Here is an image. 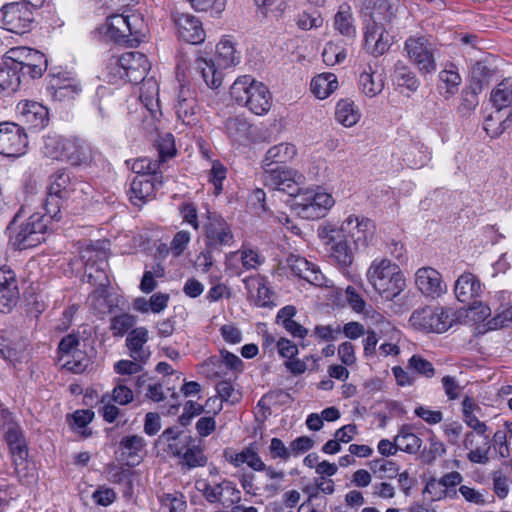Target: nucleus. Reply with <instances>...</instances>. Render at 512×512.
I'll list each match as a JSON object with an SVG mask.
<instances>
[{
  "mask_svg": "<svg viewBox=\"0 0 512 512\" xmlns=\"http://www.w3.org/2000/svg\"><path fill=\"white\" fill-rule=\"evenodd\" d=\"M203 218L205 249L199 258L204 259L203 271L207 272L213 266V255L221 253L226 247H231L235 238L231 225L217 212L207 210Z\"/></svg>",
  "mask_w": 512,
  "mask_h": 512,
  "instance_id": "f257e3e1",
  "label": "nucleus"
},
{
  "mask_svg": "<svg viewBox=\"0 0 512 512\" xmlns=\"http://www.w3.org/2000/svg\"><path fill=\"white\" fill-rule=\"evenodd\" d=\"M230 95L237 104L247 107L256 115L266 114L272 105L267 86L250 75L238 77L230 87Z\"/></svg>",
  "mask_w": 512,
  "mask_h": 512,
  "instance_id": "f03ea898",
  "label": "nucleus"
},
{
  "mask_svg": "<svg viewBox=\"0 0 512 512\" xmlns=\"http://www.w3.org/2000/svg\"><path fill=\"white\" fill-rule=\"evenodd\" d=\"M367 278L386 300L394 299L406 286L399 266L388 259L374 260L367 271Z\"/></svg>",
  "mask_w": 512,
  "mask_h": 512,
  "instance_id": "7ed1b4c3",
  "label": "nucleus"
},
{
  "mask_svg": "<svg viewBox=\"0 0 512 512\" xmlns=\"http://www.w3.org/2000/svg\"><path fill=\"white\" fill-rule=\"evenodd\" d=\"M334 203L333 197L318 187L297 193L292 207L301 218L315 220L324 217Z\"/></svg>",
  "mask_w": 512,
  "mask_h": 512,
  "instance_id": "20e7f679",
  "label": "nucleus"
},
{
  "mask_svg": "<svg viewBox=\"0 0 512 512\" xmlns=\"http://www.w3.org/2000/svg\"><path fill=\"white\" fill-rule=\"evenodd\" d=\"M404 51L410 62L421 74H431L436 71V44L430 36H410L404 42Z\"/></svg>",
  "mask_w": 512,
  "mask_h": 512,
  "instance_id": "39448f33",
  "label": "nucleus"
},
{
  "mask_svg": "<svg viewBox=\"0 0 512 512\" xmlns=\"http://www.w3.org/2000/svg\"><path fill=\"white\" fill-rule=\"evenodd\" d=\"M4 56L11 63L12 69L22 76L28 75L31 79L41 77L48 66L46 56L29 47L11 48Z\"/></svg>",
  "mask_w": 512,
  "mask_h": 512,
  "instance_id": "423d86ee",
  "label": "nucleus"
},
{
  "mask_svg": "<svg viewBox=\"0 0 512 512\" xmlns=\"http://www.w3.org/2000/svg\"><path fill=\"white\" fill-rule=\"evenodd\" d=\"M142 20L139 15L113 14L106 19L105 36L118 44L133 46L139 43V37L142 35L139 25Z\"/></svg>",
  "mask_w": 512,
  "mask_h": 512,
  "instance_id": "0eeeda50",
  "label": "nucleus"
},
{
  "mask_svg": "<svg viewBox=\"0 0 512 512\" xmlns=\"http://www.w3.org/2000/svg\"><path fill=\"white\" fill-rule=\"evenodd\" d=\"M319 236L325 240L331 263L342 270L353 263L357 249L350 243L347 234L339 231L338 228H323L319 231Z\"/></svg>",
  "mask_w": 512,
  "mask_h": 512,
  "instance_id": "6e6552de",
  "label": "nucleus"
},
{
  "mask_svg": "<svg viewBox=\"0 0 512 512\" xmlns=\"http://www.w3.org/2000/svg\"><path fill=\"white\" fill-rule=\"evenodd\" d=\"M34 9L26 1L4 5L0 9V27L16 34L30 31L34 21Z\"/></svg>",
  "mask_w": 512,
  "mask_h": 512,
  "instance_id": "1a4fd4ad",
  "label": "nucleus"
},
{
  "mask_svg": "<svg viewBox=\"0 0 512 512\" xmlns=\"http://www.w3.org/2000/svg\"><path fill=\"white\" fill-rule=\"evenodd\" d=\"M482 293L479 278L471 272H464L455 281L454 294L457 300L468 305L470 309H475L478 305L480 317L485 319L490 315V308L480 301Z\"/></svg>",
  "mask_w": 512,
  "mask_h": 512,
  "instance_id": "9d476101",
  "label": "nucleus"
},
{
  "mask_svg": "<svg viewBox=\"0 0 512 512\" xmlns=\"http://www.w3.org/2000/svg\"><path fill=\"white\" fill-rule=\"evenodd\" d=\"M81 259L85 263L84 278L91 285L110 286L106 272V252L95 244H89L81 251Z\"/></svg>",
  "mask_w": 512,
  "mask_h": 512,
  "instance_id": "9b49d317",
  "label": "nucleus"
},
{
  "mask_svg": "<svg viewBox=\"0 0 512 512\" xmlns=\"http://www.w3.org/2000/svg\"><path fill=\"white\" fill-rule=\"evenodd\" d=\"M28 147V137L25 129L14 122L0 123V155L5 157H20Z\"/></svg>",
  "mask_w": 512,
  "mask_h": 512,
  "instance_id": "f8f14e48",
  "label": "nucleus"
},
{
  "mask_svg": "<svg viewBox=\"0 0 512 512\" xmlns=\"http://www.w3.org/2000/svg\"><path fill=\"white\" fill-rule=\"evenodd\" d=\"M2 430L4 439L9 447V451L13 457V464L17 468L23 464L28 456V448L24 433L16 423L11 414L7 411H2Z\"/></svg>",
  "mask_w": 512,
  "mask_h": 512,
  "instance_id": "ddd939ff",
  "label": "nucleus"
},
{
  "mask_svg": "<svg viewBox=\"0 0 512 512\" xmlns=\"http://www.w3.org/2000/svg\"><path fill=\"white\" fill-rule=\"evenodd\" d=\"M117 73L121 78L133 84H139L146 79L150 63L145 54L139 51L123 53L116 59Z\"/></svg>",
  "mask_w": 512,
  "mask_h": 512,
  "instance_id": "4468645a",
  "label": "nucleus"
},
{
  "mask_svg": "<svg viewBox=\"0 0 512 512\" xmlns=\"http://www.w3.org/2000/svg\"><path fill=\"white\" fill-rule=\"evenodd\" d=\"M339 231L347 234L350 243L356 248L367 247L369 242L372 240L375 225L374 223L365 217L361 219L358 216L350 215L345 221H343Z\"/></svg>",
  "mask_w": 512,
  "mask_h": 512,
  "instance_id": "2eb2a0df",
  "label": "nucleus"
},
{
  "mask_svg": "<svg viewBox=\"0 0 512 512\" xmlns=\"http://www.w3.org/2000/svg\"><path fill=\"white\" fill-rule=\"evenodd\" d=\"M163 185L162 174L156 176L137 175L132 180L127 192L130 202L138 207L143 206L156 196V191Z\"/></svg>",
  "mask_w": 512,
  "mask_h": 512,
  "instance_id": "dca6fc26",
  "label": "nucleus"
},
{
  "mask_svg": "<svg viewBox=\"0 0 512 512\" xmlns=\"http://www.w3.org/2000/svg\"><path fill=\"white\" fill-rule=\"evenodd\" d=\"M171 17L180 40L194 45L200 44L205 40L206 34L198 17L179 11L172 12Z\"/></svg>",
  "mask_w": 512,
  "mask_h": 512,
  "instance_id": "f3484780",
  "label": "nucleus"
},
{
  "mask_svg": "<svg viewBox=\"0 0 512 512\" xmlns=\"http://www.w3.org/2000/svg\"><path fill=\"white\" fill-rule=\"evenodd\" d=\"M139 100L148 113L145 115L144 122L157 129L155 121L159 120L162 112L159 101V85L153 77L146 78L141 82Z\"/></svg>",
  "mask_w": 512,
  "mask_h": 512,
  "instance_id": "a211bd4d",
  "label": "nucleus"
},
{
  "mask_svg": "<svg viewBox=\"0 0 512 512\" xmlns=\"http://www.w3.org/2000/svg\"><path fill=\"white\" fill-rule=\"evenodd\" d=\"M19 121L28 129L40 130L45 128L49 122L48 109L39 102L23 100L17 104Z\"/></svg>",
  "mask_w": 512,
  "mask_h": 512,
  "instance_id": "6ab92c4d",
  "label": "nucleus"
},
{
  "mask_svg": "<svg viewBox=\"0 0 512 512\" xmlns=\"http://www.w3.org/2000/svg\"><path fill=\"white\" fill-rule=\"evenodd\" d=\"M20 298L15 272L10 268H0V312L10 313Z\"/></svg>",
  "mask_w": 512,
  "mask_h": 512,
  "instance_id": "aec40b11",
  "label": "nucleus"
},
{
  "mask_svg": "<svg viewBox=\"0 0 512 512\" xmlns=\"http://www.w3.org/2000/svg\"><path fill=\"white\" fill-rule=\"evenodd\" d=\"M177 118L185 125H193L200 111L196 92L186 86H181L174 104Z\"/></svg>",
  "mask_w": 512,
  "mask_h": 512,
  "instance_id": "412c9836",
  "label": "nucleus"
},
{
  "mask_svg": "<svg viewBox=\"0 0 512 512\" xmlns=\"http://www.w3.org/2000/svg\"><path fill=\"white\" fill-rule=\"evenodd\" d=\"M415 284L423 295L434 299L447 291L441 274L432 267L419 268L415 274Z\"/></svg>",
  "mask_w": 512,
  "mask_h": 512,
  "instance_id": "4be33fe9",
  "label": "nucleus"
},
{
  "mask_svg": "<svg viewBox=\"0 0 512 512\" xmlns=\"http://www.w3.org/2000/svg\"><path fill=\"white\" fill-rule=\"evenodd\" d=\"M286 263L295 276L315 286H326V278L319 267L306 258L291 254L287 257Z\"/></svg>",
  "mask_w": 512,
  "mask_h": 512,
  "instance_id": "5701e85b",
  "label": "nucleus"
},
{
  "mask_svg": "<svg viewBox=\"0 0 512 512\" xmlns=\"http://www.w3.org/2000/svg\"><path fill=\"white\" fill-rule=\"evenodd\" d=\"M463 446L469 450L467 458L470 462L476 464H486L489 462V451L491 448L489 435L485 433L468 432L465 434Z\"/></svg>",
  "mask_w": 512,
  "mask_h": 512,
  "instance_id": "b1692460",
  "label": "nucleus"
},
{
  "mask_svg": "<svg viewBox=\"0 0 512 512\" xmlns=\"http://www.w3.org/2000/svg\"><path fill=\"white\" fill-rule=\"evenodd\" d=\"M362 9L371 24L385 26L395 18L396 0H362Z\"/></svg>",
  "mask_w": 512,
  "mask_h": 512,
  "instance_id": "393cba45",
  "label": "nucleus"
},
{
  "mask_svg": "<svg viewBox=\"0 0 512 512\" xmlns=\"http://www.w3.org/2000/svg\"><path fill=\"white\" fill-rule=\"evenodd\" d=\"M391 37L385 26L369 24L364 34V48L374 57L386 53L391 46Z\"/></svg>",
  "mask_w": 512,
  "mask_h": 512,
  "instance_id": "a878e982",
  "label": "nucleus"
},
{
  "mask_svg": "<svg viewBox=\"0 0 512 512\" xmlns=\"http://www.w3.org/2000/svg\"><path fill=\"white\" fill-rule=\"evenodd\" d=\"M148 340L149 332L143 326L134 328L128 333L126 347L133 360L145 363L150 358L151 352L148 347H145Z\"/></svg>",
  "mask_w": 512,
  "mask_h": 512,
  "instance_id": "bb28decb",
  "label": "nucleus"
},
{
  "mask_svg": "<svg viewBox=\"0 0 512 512\" xmlns=\"http://www.w3.org/2000/svg\"><path fill=\"white\" fill-rule=\"evenodd\" d=\"M145 446L146 442L143 437L128 435L120 440L117 452L120 453V457L126 462V465L133 467L142 460Z\"/></svg>",
  "mask_w": 512,
  "mask_h": 512,
  "instance_id": "cd10ccee",
  "label": "nucleus"
},
{
  "mask_svg": "<svg viewBox=\"0 0 512 512\" xmlns=\"http://www.w3.org/2000/svg\"><path fill=\"white\" fill-rule=\"evenodd\" d=\"M62 148L64 149L62 160H66L74 166L87 164L93 158L90 144L79 138H67Z\"/></svg>",
  "mask_w": 512,
  "mask_h": 512,
  "instance_id": "c85d7f7f",
  "label": "nucleus"
},
{
  "mask_svg": "<svg viewBox=\"0 0 512 512\" xmlns=\"http://www.w3.org/2000/svg\"><path fill=\"white\" fill-rule=\"evenodd\" d=\"M18 217V214H16L7 227L12 246L18 250H25L39 245L40 240L35 231H31L24 224H21L18 229L15 228Z\"/></svg>",
  "mask_w": 512,
  "mask_h": 512,
  "instance_id": "c756f323",
  "label": "nucleus"
},
{
  "mask_svg": "<svg viewBox=\"0 0 512 512\" xmlns=\"http://www.w3.org/2000/svg\"><path fill=\"white\" fill-rule=\"evenodd\" d=\"M297 155V148L294 144L283 142L270 147L264 159L262 167L283 166L290 163Z\"/></svg>",
  "mask_w": 512,
  "mask_h": 512,
  "instance_id": "7c9ffc66",
  "label": "nucleus"
},
{
  "mask_svg": "<svg viewBox=\"0 0 512 512\" xmlns=\"http://www.w3.org/2000/svg\"><path fill=\"white\" fill-rule=\"evenodd\" d=\"M195 70L209 88L217 89L221 86L223 80V69L218 67L213 58H204L199 56L195 60Z\"/></svg>",
  "mask_w": 512,
  "mask_h": 512,
  "instance_id": "2f4dec72",
  "label": "nucleus"
},
{
  "mask_svg": "<svg viewBox=\"0 0 512 512\" xmlns=\"http://www.w3.org/2000/svg\"><path fill=\"white\" fill-rule=\"evenodd\" d=\"M438 306H426L416 309L410 316L409 322L413 327L426 332L438 330L437 311Z\"/></svg>",
  "mask_w": 512,
  "mask_h": 512,
  "instance_id": "473e14b6",
  "label": "nucleus"
},
{
  "mask_svg": "<svg viewBox=\"0 0 512 512\" xmlns=\"http://www.w3.org/2000/svg\"><path fill=\"white\" fill-rule=\"evenodd\" d=\"M354 21L350 5L348 3L341 4L334 16L335 30H337L341 35L349 39H353L356 37L357 33Z\"/></svg>",
  "mask_w": 512,
  "mask_h": 512,
  "instance_id": "72a5a7b5",
  "label": "nucleus"
},
{
  "mask_svg": "<svg viewBox=\"0 0 512 512\" xmlns=\"http://www.w3.org/2000/svg\"><path fill=\"white\" fill-rule=\"evenodd\" d=\"M392 77L397 87L406 88L410 92H415L420 86L415 72L402 61L396 62Z\"/></svg>",
  "mask_w": 512,
  "mask_h": 512,
  "instance_id": "f704fd0d",
  "label": "nucleus"
},
{
  "mask_svg": "<svg viewBox=\"0 0 512 512\" xmlns=\"http://www.w3.org/2000/svg\"><path fill=\"white\" fill-rule=\"evenodd\" d=\"M440 87L445 89L447 97L455 95L462 82V78L458 73V68L453 62H447L444 68L439 72Z\"/></svg>",
  "mask_w": 512,
  "mask_h": 512,
  "instance_id": "c9c22d12",
  "label": "nucleus"
},
{
  "mask_svg": "<svg viewBox=\"0 0 512 512\" xmlns=\"http://www.w3.org/2000/svg\"><path fill=\"white\" fill-rule=\"evenodd\" d=\"M214 61L220 69H227L239 63L240 57L237 55L233 43L229 39H222L216 46Z\"/></svg>",
  "mask_w": 512,
  "mask_h": 512,
  "instance_id": "e433bc0d",
  "label": "nucleus"
},
{
  "mask_svg": "<svg viewBox=\"0 0 512 512\" xmlns=\"http://www.w3.org/2000/svg\"><path fill=\"white\" fill-rule=\"evenodd\" d=\"M337 88V77L333 73L320 74L311 81V91L319 99L327 98Z\"/></svg>",
  "mask_w": 512,
  "mask_h": 512,
  "instance_id": "4c0bfd02",
  "label": "nucleus"
},
{
  "mask_svg": "<svg viewBox=\"0 0 512 512\" xmlns=\"http://www.w3.org/2000/svg\"><path fill=\"white\" fill-rule=\"evenodd\" d=\"M395 441L399 450L409 454L417 453L422 444V440L413 433V428L410 425H403L400 428Z\"/></svg>",
  "mask_w": 512,
  "mask_h": 512,
  "instance_id": "58836bf2",
  "label": "nucleus"
},
{
  "mask_svg": "<svg viewBox=\"0 0 512 512\" xmlns=\"http://www.w3.org/2000/svg\"><path fill=\"white\" fill-rule=\"evenodd\" d=\"M264 172L262 180L265 186L275 190L283 182L285 177H295L300 179V173L294 169H288L284 166L262 167Z\"/></svg>",
  "mask_w": 512,
  "mask_h": 512,
  "instance_id": "ea45409f",
  "label": "nucleus"
},
{
  "mask_svg": "<svg viewBox=\"0 0 512 512\" xmlns=\"http://www.w3.org/2000/svg\"><path fill=\"white\" fill-rule=\"evenodd\" d=\"M490 101L498 111L512 104V78L504 79L492 90Z\"/></svg>",
  "mask_w": 512,
  "mask_h": 512,
  "instance_id": "a19ab883",
  "label": "nucleus"
},
{
  "mask_svg": "<svg viewBox=\"0 0 512 512\" xmlns=\"http://www.w3.org/2000/svg\"><path fill=\"white\" fill-rule=\"evenodd\" d=\"M11 67L9 60L4 57L3 65L0 66V94L15 92L20 86L21 75Z\"/></svg>",
  "mask_w": 512,
  "mask_h": 512,
  "instance_id": "79ce46f5",
  "label": "nucleus"
},
{
  "mask_svg": "<svg viewBox=\"0 0 512 512\" xmlns=\"http://www.w3.org/2000/svg\"><path fill=\"white\" fill-rule=\"evenodd\" d=\"M106 479L113 483L125 486V494H130L133 487V472L129 469L117 466L115 464H109L105 470Z\"/></svg>",
  "mask_w": 512,
  "mask_h": 512,
  "instance_id": "37998d69",
  "label": "nucleus"
},
{
  "mask_svg": "<svg viewBox=\"0 0 512 512\" xmlns=\"http://www.w3.org/2000/svg\"><path fill=\"white\" fill-rule=\"evenodd\" d=\"M178 459L179 465L187 470L203 467L207 464V457L204 455L202 448L195 442Z\"/></svg>",
  "mask_w": 512,
  "mask_h": 512,
  "instance_id": "c03bdc74",
  "label": "nucleus"
},
{
  "mask_svg": "<svg viewBox=\"0 0 512 512\" xmlns=\"http://www.w3.org/2000/svg\"><path fill=\"white\" fill-rule=\"evenodd\" d=\"M335 115L336 119L346 127L355 125L360 118L359 111L349 99H342L337 103Z\"/></svg>",
  "mask_w": 512,
  "mask_h": 512,
  "instance_id": "a18cd8bd",
  "label": "nucleus"
},
{
  "mask_svg": "<svg viewBox=\"0 0 512 512\" xmlns=\"http://www.w3.org/2000/svg\"><path fill=\"white\" fill-rule=\"evenodd\" d=\"M73 186L70 174L65 170H58L51 176V183L48 190L68 199L71 192L74 190Z\"/></svg>",
  "mask_w": 512,
  "mask_h": 512,
  "instance_id": "49530a36",
  "label": "nucleus"
},
{
  "mask_svg": "<svg viewBox=\"0 0 512 512\" xmlns=\"http://www.w3.org/2000/svg\"><path fill=\"white\" fill-rule=\"evenodd\" d=\"M227 484L210 483L207 480H200L196 482V488L201 492L202 496L209 503H221L222 502V490H228Z\"/></svg>",
  "mask_w": 512,
  "mask_h": 512,
  "instance_id": "de8ad7c7",
  "label": "nucleus"
},
{
  "mask_svg": "<svg viewBox=\"0 0 512 512\" xmlns=\"http://www.w3.org/2000/svg\"><path fill=\"white\" fill-rule=\"evenodd\" d=\"M137 317L129 313L115 315L110 319V331L115 337L124 336L135 325Z\"/></svg>",
  "mask_w": 512,
  "mask_h": 512,
  "instance_id": "09e8293b",
  "label": "nucleus"
},
{
  "mask_svg": "<svg viewBox=\"0 0 512 512\" xmlns=\"http://www.w3.org/2000/svg\"><path fill=\"white\" fill-rule=\"evenodd\" d=\"M407 369L418 376L432 378L436 374L433 364L419 354H414L407 364Z\"/></svg>",
  "mask_w": 512,
  "mask_h": 512,
  "instance_id": "8fccbe9b",
  "label": "nucleus"
},
{
  "mask_svg": "<svg viewBox=\"0 0 512 512\" xmlns=\"http://www.w3.org/2000/svg\"><path fill=\"white\" fill-rule=\"evenodd\" d=\"M346 55V49L341 44L332 41L326 43L322 51L323 61L328 66L342 63Z\"/></svg>",
  "mask_w": 512,
  "mask_h": 512,
  "instance_id": "3c124183",
  "label": "nucleus"
},
{
  "mask_svg": "<svg viewBox=\"0 0 512 512\" xmlns=\"http://www.w3.org/2000/svg\"><path fill=\"white\" fill-rule=\"evenodd\" d=\"M67 138L59 135H48L44 137L43 153L52 159H63L64 144Z\"/></svg>",
  "mask_w": 512,
  "mask_h": 512,
  "instance_id": "603ef678",
  "label": "nucleus"
},
{
  "mask_svg": "<svg viewBox=\"0 0 512 512\" xmlns=\"http://www.w3.org/2000/svg\"><path fill=\"white\" fill-rule=\"evenodd\" d=\"M67 198L54 194L51 191H47V197L44 202V210L45 214H42L43 216H47V219L49 221L51 220H57L59 221L61 219V208L63 205L64 200Z\"/></svg>",
  "mask_w": 512,
  "mask_h": 512,
  "instance_id": "864d4df0",
  "label": "nucleus"
},
{
  "mask_svg": "<svg viewBox=\"0 0 512 512\" xmlns=\"http://www.w3.org/2000/svg\"><path fill=\"white\" fill-rule=\"evenodd\" d=\"M162 507L168 509L169 512H185L187 502L185 496L178 491L173 493H163L159 496Z\"/></svg>",
  "mask_w": 512,
  "mask_h": 512,
  "instance_id": "5fc2aeb1",
  "label": "nucleus"
},
{
  "mask_svg": "<svg viewBox=\"0 0 512 512\" xmlns=\"http://www.w3.org/2000/svg\"><path fill=\"white\" fill-rule=\"evenodd\" d=\"M368 465L374 473H380V478L393 479L399 472V466L392 460H385L383 458L373 459Z\"/></svg>",
  "mask_w": 512,
  "mask_h": 512,
  "instance_id": "6e6d98bb",
  "label": "nucleus"
},
{
  "mask_svg": "<svg viewBox=\"0 0 512 512\" xmlns=\"http://www.w3.org/2000/svg\"><path fill=\"white\" fill-rule=\"evenodd\" d=\"M160 165L159 160L142 157L133 162L132 171L137 175L156 176V174H162L159 172Z\"/></svg>",
  "mask_w": 512,
  "mask_h": 512,
  "instance_id": "4d7b16f0",
  "label": "nucleus"
},
{
  "mask_svg": "<svg viewBox=\"0 0 512 512\" xmlns=\"http://www.w3.org/2000/svg\"><path fill=\"white\" fill-rule=\"evenodd\" d=\"M195 11H211L212 15L219 16L226 7L227 0H186Z\"/></svg>",
  "mask_w": 512,
  "mask_h": 512,
  "instance_id": "13d9d810",
  "label": "nucleus"
},
{
  "mask_svg": "<svg viewBox=\"0 0 512 512\" xmlns=\"http://www.w3.org/2000/svg\"><path fill=\"white\" fill-rule=\"evenodd\" d=\"M97 102L96 105L99 110V114L102 117L109 115L115 106V99L113 98L112 92L107 87H99L96 91Z\"/></svg>",
  "mask_w": 512,
  "mask_h": 512,
  "instance_id": "bf43d9fd",
  "label": "nucleus"
},
{
  "mask_svg": "<svg viewBox=\"0 0 512 512\" xmlns=\"http://www.w3.org/2000/svg\"><path fill=\"white\" fill-rule=\"evenodd\" d=\"M479 84H469L462 91L461 109L472 111L478 106V95L482 92Z\"/></svg>",
  "mask_w": 512,
  "mask_h": 512,
  "instance_id": "052dcab7",
  "label": "nucleus"
},
{
  "mask_svg": "<svg viewBox=\"0 0 512 512\" xmlns=\"http://www.w3.org/2000/svg\"><path fill=\"white\" fill-rule=\"evenodd\" d=\"M226 128L231 138L240 140L247 137L250 125L244 118L234 117L227 120Z\"/></svg>",
  "mask_w": 512,
  "mask_h": 512,
  "instance_id": "680f3d73",
  "label": "nucleus"
},
{
  "mask_svg": "<svg viewBox=\"0 0 512 512\" xmlns=\"http://www.w3.org/2000/svg\"><path fill=\"white\" fill-rule=\"evenodd\" d=\"M492 75L493 70L485 62L478 61L472 67L470 84H479L484 89V86L489 84Z\"/></svg>",
  "mask_w": 512,
  "mask_h": 512,
  "instance_id": "e2e57ef3",
  "label": "nucleus"
},
{
  "mask_svg": "<svg viewBox=\"0 0 512 512\" xmlns=\"http://www.w3.org/2000/svg\"><path fill=\"white\" fill-rule=\"evenodd\" d=\"M359 88L368 97H374L382 91L383 84L374 80L373 74L363 72L359 76Z\"/></svg>",
  "mask_w": 512,
  "mask_h": 512,
  "instance_id": "0e129e2a",
  "label": "nucleus"
},
{
  "mask_svg": "<svg viewBox=\"0 0 512 512\" xmlns=\"http://www.w3.org/2000/svg\"><path fill=\"white\" fill-rule=\"evenodd\" d=\"M49 222L50 221L47 219V216H43L40 213H34L23 224L31 231H35V233L38 234V238L41 243L42 241H45V233Z\"/></svg>",
  "mask_w": 512,
  "mask_h": 512,
  "instance_id": "69168bd1",
  "label": "nucleus"
},
{
  "mask_svg": "<svg viewBox=\"0 0 512 512\" xmlns=\"http://www.w3.org/2000/svg\"><path fill=\"white\" fill-rule=\"evenodd\" d=\"M406 156L410 166L415 168L424 166L430 159L427 148L419 144L413 145L409 153H406Z\"/></svg>",
  "mask_w": 512,
  "mask_h": 512,
  "instance_id": "338daca9",
  "label": "nucleus"
},
{
  "mask_svg": "<svg viewBox=\"0 0 512 512\" xmlns=\"http://www.w3.org/2000/svg\"><path fill=\"white\" fill-rule=\"evenodd\" d=\"M179 212L183 221L198 230L200 222L198 219V211L196 205L192 202H184L179 206Z\"/></svg>",
  "mask_w": 512,
  "mask_h": 512,
  "instance_id": "774afa93",
  "label": "nucleus"
}]
</instances>
